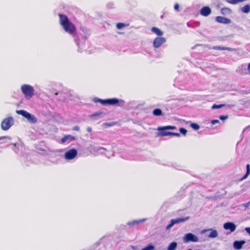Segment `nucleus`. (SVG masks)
<instances>
[{"instance_id": "f704fd0d", "label": "nucleus", "mask_w": 250, "mask_h": 250, "mask_svg": "<svg viewBox=\"0 0 250 250\" xmlns=\"http://www.w3.org/2000/svg\"><path fill=\"white\" fill-rule=\"evenodd\" d=\"M245 230L247 232V233H248L250 235V227L245 228Z\"/></svg>"}, {"instance_id": "423d86ee", "label": "nucleus", "mask_w": 250, "mask_h": 250, "mask_svg": "<svg viewBox=\"0 0 250 250\" xmlns=\"http://www.w3.org/2000/svg\"><path fill=\"white\" fill-rule=\"evenodd\" d=\"M183 241L185 243L189 242H197L199 241L198 237L191 233H188L185 235L183 237Z\"/></svg>"}, {"instance_id": "bb28decb", "label": "nucleus", "mask_w": 250, "mask_h": 250, "mask_svg": "<svg viewBox=\"0 0 250 250\" xmlns=\"http://www.w3.org/2000/svg\"><path fill=\"white\" fill-rule=\"evenodd\" d=\"M190 126H191V127H192V128H193L195 130H198L199 129V127H200L199 125L198 124H195V123H192L190 125Z\"/></svg>"}, {"instance_id": "f257e3e1", "label": "nucleus", "mask_w": 250, "mask_h": 250, "mask_svg": "<svg viewBox=\"0 0 250 250\" xmlns=\"http://www.w3.org/2000/svg\"><path fill=\"white\" fill-rule=\"evenodd\" d=\"M59 22L64 30L70 35L76 33V28L74 24L71 22L68 17L63 14H59Z\"/></svg>"}, {"instance_id": "393cba45", "label": "nucleus", "mask_w": 250, "mask_h": 250, "mask_svg": "<svg viewBox=\"0 0 250 250\" xmlns=\"http://www.w3.org/2000/svg\"><path fill=\"white\" fill-rule=\"evenodd\" d=\"M155 247L152 244H149L147 246L143 248L141 250H154Z\"/></svg>"}, {"instance_id": "4c0bfd02", "label": "nucleus", "mask_w": 250, "mask_h": 250, "mask_svg": "<svg viewBox=\"0 0 250 250\" xmlns=\"http://www.w3.org/2000/svg\"><path fill=\"white\" fill-rule=\"evenodd\" d=\"M13 145L16 146V144H14Z\"/></svg>"}, {"instance_id": "72a5a7b5", "label": "nucleus", "mask_w": 250, "mask_h": 250, "mask_svg": "<svg viewBox=\"0 0 250 250\" xmlns=\"http://www.w3.org/2000/svg\"><path fill=\"white\" fill-rule=\"evenodd\" d=\"M116 124V122H112L111 123H106V125L108 126H112Z\"/></svg>"}, {"instance_id": "58836bf2", "label": "nucleus", "mask_w": 250, "mask_h": 250, "mask_svg": "<svg viewBox=\"0 0 250 250\" xmlns=\"http://www.w3.org/2000/svg\"><path fill=\"white\" fill-rule=\"evenodd\" d=\"M188 250H191V249H188Z\"/></svg>"}, {"instance_id": "ddd939ff", "label": "nucleus", "mask_w": 250, "mask_h": 250, "mask_svg": "<svg viewBox=\"0 0 250 250\" xmlns=\"http://www.w3.org/2000/svg\"><path fill=\"white\" fill-rule=\"evenodd\" d=\"M245 243L244 241H236L233 243V246L236 250H240L242 248L243 244Z\"/></svg>"}, {"instance_id": "f3484780", "label": "nucleus", "mask_w": 250, "mask_h": 250, "mask_svg": "<svg viewBox=\"0 0 250 250\" xmlns=\"http://www.w3.org/2000/svg\"><path fill=\"white\" fill-rule=\"evenodd\" d=\"M151 31L156 34L158 36H162L163 34V33L162 31H161L159 28L153 27L151 28Z\"/></svg>"}, {"instance_id": "1a4fd4ad", "label": "nucleus", "mask_w": 250, "mask_h": 250, "mask_svg": "<svg viewBox=\"0 0 250 250\" xmlns=\"http://www.w3.org/2000/svg\"><path fill=\"white\" fill-rule=\"evenodd\" d=\"M165 42L166 39L164 37H157L154 39L153 41V46L155 48H158L160 47Z\"/></svg>"}, {"instance_id": "2eb2a0df", "label": "nucleus", "mask_w": 250, "mask_h": 250, "mask_svg": "<svg viewBox=\"0 0 250 250\" xmlns=\"http://www.w3.org/2000/svg\"><path fill=\"white\" fill-rule=\"evenodd\" d=\"M26 119L31 123H36L37 121L36 117L30 113L29 114Z\"/></svg>"}, {"instance_id": "dca6fc26", "label": "nucleus", "mask_w": 250, "mask_h": 250, "mask_svg": "<svg viewBox=\"0 0 250 250\" xmlns=\"http://www.w3.org/2000/svg\"><path fill=\"white\" fill-rule=\"evenodd\" d=\"M16 112L18 114L21 115L23 117H25L26 119H27L28 116L30 114V113L24 110H17Z\"/></svg>"}, {"instance_id": "f03ea898", "label": "nucleus", "mask_w": 250, "mask_h": 250, "mask_svg": "<svg viewBox=\"0 0 250 250\" xmlns=\"http://www.w3.org/2000/svg\"><path fill=\"white\" fill-rule=\"evenodd\" d=\"M176 128V127L172 125H167L162 127H159L158 128V130L160 132L159 133V135L160 136H175L179 137L180 136V133H175L172 132L167 131L166 130L168 129H174Z\"/></svg>"}, {"instance_id": "a878e982", "label": "nucleus", "mask_w": 250, "mask_h": 250, "mask_svg": "<svg viewBox=\"0 0 250 250\" xmlns=\"http://www.w3.org/2000/svg\"><path fill=\"white\" fill-rule=\"evenodd\" d=\"M125 26H126V25L125 23H122V22H119L117 24L116 27L118 29H122V28L125 27Z\"/></svg>"}, {"instance_id": "c9c22d12", "label": "nucleus", "mask_w": 250, "mask_h": 250, "mask_svg": "<svg viewBox=\"0 0 250 250\" xmlns=\"http://www.w3.org/2000/svg\"><path fill=\"white\" fill-rule=\"evenodd\" d=\"M248 70L249 71V73H250V63L248 65Z\"/></svg>"}, {"instance_id": "b1692460", "label": "nucleus", "mask_w": 250, "mask_h": 250, "mask_svg": "<svg viewBox=\"0 0 250 250\" xmlns=\"http://www.w3.org/2000/svg\"><path fill=\"white\" fill-rule=\"evenodd\" d=\"M226 104H214L211 108L212 109H218V108H221L222 107H225L226 106Z\"/></svg>"}, {"instance_id": "a211bd4d", "label": "nucleus", "mask_w": 250, "mask_h": 250, "mask_svg": "<svg viewBox=\"0 0 250 250\" xmlns=\"http://www.w3.org/2000/svg\"><path fill=\"white\" fill-rule=\"evenodd\" d=\"M246 169V173L244 175V176L242 178H241V181L246 179L249 176V175L250 174V165L249 164L247 165Z\"/></svg>"}, {"instance_id": "412c9836", "label": "nucleus", "mask_w": 250, "mask_h": 250, "mask_svg": "<svg viewBox=\"0 0 250 250\" xmlns=\"http://www.w3.org/2000/svg\"><path fill=\"white\" fill-rule=\"evenodd\" d=\"M221 13L223 15H226L230 14L231 12V10L230 9L227 7H223L221 9Z\"/></svg>"}, {"instance_id": "5701e85b", "label": "nucleus", "mask_w": 250, "mask_h": 250, "mask_svg": "<svg viewBox=\"0 0 250 250\" xmlns=\"http://www.w3.org/2000/svg\"><path fill=\"white\" fill-rule=\"evenodd\" d=\"M218 236L217 231L216 230H211L208 237L210 238H215Z\"/></svg>"}, {"instance_id": "0eeeda50", "label": "nucleus", "mask_w": 250, "mask_h": 250, "mask_svg": "<svg viewBox=\"0 0 250 250\" xmlns=\"http://www.w3.org/2000/svg\"><path fill=\"white\" fill-rule=\"evenodd\" d=\"M189 218V217L188 216V217H184V218H177L176 219H172L170 220L169 224L167 226L166 228L167 229H169L174 225L185 222V221H187Z\"/></svg>"}, {"instance_id": "20e7f679", "label": "nucleus", "mask_w": 250, "mask_h": 250, "mask_svg": "<svg viewBox=\"0 0 250 250\" xmlns=\"http://www.w3.org/2000/svg\"><path fill=\"white\" fill-rule=\"evenodd\" d=\"M94 101L95 103L99 102L102 104H109V105H114L118 104L119 103L118 99L116 98L113 99H108L106 100H102L98 98H94Z\"/></svg>"}, {"instance_id": "9b49d317", "label": "nucleus", "mask_w": 250, "mask_h": 250, "mask_svg": "<svg viewBox=\"0 0 250 250\" xmlns=\"http://www.w3.org/2000/svg\"><path fill=\"white\" fill-rule=\"evenodd\" d=\"M211 9L208 6L203 7L200 10V14L203 16L207 17L211 13Z\"/></svg>"}, {"instance_id": "7ed1b4c3", "label": "nucleus", "mask_w": 250, "mask_h": 250, "mask_svg": "<svg viewBox=\"0 0 250 250\" xmlns=\"http://www.w3.org/2000/svg\"><path fill=\"white\" fill-rule=\"evenodd\" d=\"M21 90L24 97L27 99H31L34 95V87L30 85L27 84L22 85L21 86Z\"/></svg>"}, {"instance_id": "7c9ffc66", "label": "nucleus", "mask_w": 250, "mask_h": 250, "mask_svg": "<svg viewBox=\"0 0 250 250\" xmlns=\"http://www.w3.org/2000/svg\"><path fill=\"white\" fill-rule=\"evenodd\" d=\"M174 9L176 11H178L179 10V5L177 3H176L175 5H174Z\"/></svg>"}, {"instance_id": "473e14b6", "label": "nucleus", "mask_w": 250, "mask_h": 250, "mask_svg": "<svg viewBox=\"0 0 250 250\" xmlns=\"http://www.w3.org/2000/svg\"><path fill=\"white\" fill-rule=\"evenodd\" d=\"M73 130L78 131L80 130V128L78 126H75L73 128Z\"/></svg>"}, {"instance_id": "4468645a", "label": "nucleus", "mask_w": 250, "mask_h": 250, "mask_svg": "<svg viewBox=\"0 0 250 250\" xmlns=\"http://www.w3.org/2000/svg\"><path fill=\"white\" fill-rule=\"evenodd\" d=\"M75 139V137L70 135H68L64 136L61 139V142L62 143L66 142L67 140L73 141Z\"/></svg>"}, {"instance_id": "39448f33", "label": "nucleus", "mask_w": 250, "mask_h": 250, "mask_svg": "<svg viewBox=\"0 0 250 250\" xmlns=\"http://www.w3.org/2000/svg\"><path fill=\"white\" fill-rule=\"evenodd\" d=\"M14 124V120L12 117H8L1 122V127L3 130H8Z\"/></svg>"}, {"instance_id": "f8f14e48", "label": "nucleus", "mask_w": 250, "mask_h": 250, "mask_svg": "<svg viewBox=\"0 0 250 250\" xmlns=\"http://www.w3.org/2000/svg\"><path fill=\"white\" fill-rule=\"evenodd\" d=\"M215 20L217 22L222 23H229L230 20L228 18L222 17L217 16L215 18Z\"/></svg>"}, {"instance_id": "6ab92c4d", "label": "nucleus", "mask_w": 250, "mask_h": 250, "mask_svg": "<svg viewBox=\"0 0 250 250\" xmlns=\"http://www.w3.org/2000/svg\"><path fill=\"white\" fill-rule=\"evenodd\" d=\"M153 114L155 116H159L163 115L162 110L159 108H155L154 109L153 111Z\"/></svg>"}, {"instance_id": "c756f323", "label": "nucleus", "mask_w": 250, "mask_h": 250, "mask_svg": "<svg viewBox=\"0 0 250 250\" xmlns=\"http://www.w3.org/2000/svg\"><path fill=\"white\" fill-rule=\"evenodd\" d=\"M219 118L221 120L224 121L227 119L229 118V116L228 115H221Z\"/></svg>"}, {"instance_id": "aec40b11", "label": "nucleus", "mask_w": 250, "mask_h": 250, "mask_svg": "<svg viewBox=\"0 0 250 250\" xmlns=\"http://www.w3.org/2000/svg\"><path fill=\"white\" fill-rule=\"evenodd\" d=\"M177 246V244L175 242H171L167 247V250H175Z\"/></svg>"}, {"instance_id": "e433bc0d", "label": "nucleus", "mask_w": 250, "mask_h": 250, "mask_svg": "<svg viewBox=\"0 0 250 250\" xmlns=\"http://www.w3.org/2000/svg\"><path fill=\"white\" fill-rule=\"evenodd\" d=\"M87 130L88 132H90L91 131V128L90 127H88Z\"/></svg>"}, {"instance_id": "2f4dec72", "label": "nucleus", "mask_w": 250, "mask_h": 250, "mask_svg": "<svg viewBox=\"0 0 250 250\" xmlns=\"http://www.w3.org/2000/svg\"><path fill=\"white\" fill-rule=\"evenodd\" d=\"M211 123L212 124L215 125V124L219 123V121L218 120H213L211 121Z\"/></svg>"}, {"instance_id": "4be33fe9", "label": "nucleus", "mask_w": 250, "mask_h": 250, "mask_svg": "<svg viewBox=\"0 0 250 250\" xmlns=\"http://www.w3.org/2000/svg\"><path fill=\"white\" fill-rule=\"evenodd\" d=\"M241 11L245 13H248L250 11V6L247 4L241 8Z\"/></svg>"}, {"instance_id": "9d476101", "label": "nucleus", "mask_w": 250, "mask_h": 250, "mask_svg": "<svg viewBox=\"0 0 250 250\" xmlns=\"http://www.w3.org/2000/svg\"><path fill=\"white\" fill-rule=\"evenodd\" d=\"M236 228L235 224L232 222H227L224 225V228L226 230H230L231 232L235 231Z\"/></svg>"}, {"instance_id": "6e6552de", "label": "nucleus", "mask_w": 250, "mask_h": 250, "mask_svg": "<svg viewBox=\"0 0 250 250\" xmlns=\"http://www.w3.org/2000/svg\"><path fill=\"white\" fill-rule=\"evenodd\" d=\"M77 153V150L72 148L65 153L64 157L66 160H72L76 157Z\"/></svg>"}, {"instance_id": "cd10ccee", "label": "nucleus", "mask_w": 250, "mask_h": 250, "mask_svg": "<svg viewBox=\"0 0 250 250\" xmlns=\"http://www.w3.org/2000/svg\"><path fill=\"white\" fill-rule=\"evenodd\" d=\"M179 131L184 135H186L187 133V130L184 128H180Z\"/></svg>"}, {"instance_id": "c85d7f7f", "label": "nucleus", "mask_w": 250, "mask_h": 250, "mask_svg": "<svg viewBox=\"0 0 250 250\" xmlns=\"http://www.w3.org/2000/svg\"><path fill=\"white\" fill-rule=\"evenodd\" d=\"M213 48L216 50H227L229 49L227 47H223L221 46H214Z\"/></svg>"}]
</instances>
